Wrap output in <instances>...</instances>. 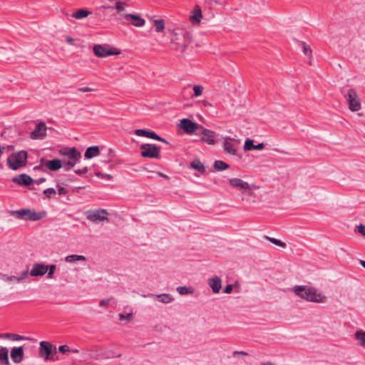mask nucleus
Returning <instances> with one entry per match:
<instances>
[{
    "label": "nucleus",
    "instance_id": "24",
    "mask_svg": "<svg viewBox=\"0 0 365 365\" xmlns=\"http://www.w3.org/2000/svg\"><path fill=\"white\" fill-rule=\"evenodd\" d=\"M28 274H29V271L27 269L26 270L24 271L19 277L6 275L5 281H6L8 282H16L19 283V282H22L24 279H25L26 278H27Z\"/></svg>",
    "mask_w": 365,
    "mask_h": 365
},
{
    "label": "nucleus",
    "instance_id": "47",
    "mask_svg": "<svg viewBox=\"0 0 365 365\" xmlns=\"http://www.w3.org/2000/svg\"><path fill=\"white\" fill-rule=\"evenodd\" d=\"M358 232L361 234L363 236H365V225L363 224H360L356 227Z\"/></svg>",
    "mask_w": 365,
    "mask_h": 365
},
{
    "label": "nucleus",
    "instance_id": "50",
    "mask_svg": "<svg viewBox=\"0 0 365 365\" xmlns=\"http://www.w3.org/2000/svg\"><path fill=\"white\" fill-rule=\"evenodd\" d=\"M110 299H110V298H107V299H103L101 300L99 302V306L103 307V306L107 305L110 302Z\"/></svg>",
    "mask_w": 365,
    "mask_h": 365
},
{
    "label": "nucleus",
    "instance_id": "42",
    "mask_svg": "<svg viewBox=\"0 0 365 365\" xmlns=\"http://www.w3.org/2000/svg\"><path fill=\"white\" fill-rule=\"evenodd\" d=\"M123 4H124V3H123L120 1H116L115 9L117 10V12L118 14L120 13L121 11H124Z\"/></svg>",
    "mask_w": 365,
    "mask_h": 365
},
{
    "label": "nucleus",
    "instance_id": "12",
    "mask_svg": "<svg viewBox=\"0 0 365 365\" xmlns=\"http://www.w3.org/2000/svg\"><path fill=\"white\" fill-rule=\"evenodd\" d=\"M135 134L138 136H143L146 138H149L153 140H156L158 141H161L165 143H168V141L159 136L158 134H156L155 132L145 130V129H137L135 130Z\"/></svg>",
    "mask_w": 365,
    "mask_h": 365
},
{
    "label": "nucleus",
    "instance_id": "58",
    "mask_svg": "<svg viewBox=\"0 0 365 365\" xmlns=\"http://www.w3.org/2000/svg\"><path fill=\"white\" fill-rule=\"evenodd\" d=\"M359 262H360V264H361L364 268H365V261H364V260H362V259H360V260H359Z\"/></svg>",
    "mask_w": 365,
    "mask_h": 365
},
{
    "label": "nucleus",
    "instance_id": "7",
    "mask_svg": "<svg viewBox=\"0 0 365 365\" xmlns=\"http://www.w3.org/2000/svg\"><path fill=\"white\" fill-rule=\"evenodd\" d=\"M344 96L346 98V101L349 104V108L351 111H358L361 109V102L354 89H349L347 91V94L345 95Z\"/></svg>",
    "mask_w": 365,
    "mask_h": 365
},
{
    "label": "nucleus",
    "instance_id": "64",
    "mask_svg": "<svg viewBox=\"0 0 365 365\" xmlns=\"http://www.w3.org/2000/svg\"><path fill=\"white\" fill-rule=\"evenodd\" d=\"M183 46V48H182V51H185V48H186V46H185V44H183V46Z\"/></svg>",
    "mask_w": 365,
    "mask_h": 365
},
{
    "label": "nucleus",
    "instance_id": "16",
    "mask_svg": "<svg viewBox=\"0 0 365 365\" xmlns=\"http://www.w3.org/2000/svg\"><path fill=\"white\" fill-rule=\"evenodd\" d=\"M237 145V142H233L231 138H227L225 139L223 143V148L225 151L232 155H237V149L236 145Z\"/></svg>",
    "mask_w": 365,
    "mask_h": 365
},
{
    "label": "nucleus",
    "instance_id": "41",
    "mask_svg": "<svg viewBox=\"0 0 365 365\" xmlns=\"http://www.w3.org/2000/svg\"><path fill=\"white\" fill-rule=\"evenodd\" d=\"M56 269V264L48 265V274H47V277L48 279H53V274L55 272Z\"/></svg>",
    "mask_w": 365,
    "mask_h": 365
},
{
    "label": "nucleus",
    "instance_id": "3",
    "mask_svg": "<svg viewBox=\"0 0 365 365\" xmlns=\"http://www.w3.org/2000/svg\"><path fill=\"white\" fill-rule=\"evenodd\" d=\"M57 353L56 347L48 341H41L39 344V356L44 360H54V355Z\"/></svg>",
    "mask_w": 365,
    "mask_h": 365
},
{
    "label": "nucleus",
    "instance_id": "4",
    "mask_svg": "<svg viewBox=\"0 0 365 365\" xmlns=\"http://www.w3.org/2000/svg\"><path fill=\"white\" fill-rule=\"evenodd\" d=\"M63 167V161L58 158H54L51 160H47L41 158L40 164L38 166L34 167V170H40L43 168H46L51 171H57Z\"/></svg>",
    "mask_w": 365,
    "mask_h": 365
},
{
    "label": "nucleus",
    "instance_id": "33",
    "mask_svg": "<svg viewBox=\"0 0 365 365\" xmlns=\"http://www.w3.org/2000/svg\"><path fill=\"white\" fill-rule=\"evenodd\" d=\"M86 260V257L83 255H71L66 257V262L73 263L76 261Z\"/></svg>",
    "mask_w": 365,
    "mask_h": 365
},
{
    "label": "nucleus",
    "instance_id": "21",
    "mask_svg": "<svg viewBox=\"0 0 365 365\" xmlns=\"http://www.w3.org/2000/svg\"><path fill=\"white\" fill-rule=\"evenodd\" d=\"M264 148V144L263 143H259L257 145L254 144V140L250 138H247L245 142L244 149L245 150H261Z\"/></svg>",
    "mask_w": 365,
    "mask_h": 365
},
{
    "label": "nucleus",
    "instance_id": "25",
    "mask_svg": "<svg viewBox=\"0 0 365 365\" xmlns=\"http://www.w3.org/2000/svg\"><path fill=\"white\" fill-rule=\"evenodd\" d=\"M99 154H100L99 147L97 145H93V146L89 147L86 149V150L84 153V157L86 159H91L92 158L98 156Z\"/></svg>",
    "mask_w": 365,
    "mask_h": 365
},
{
    "label": "nucleus",
    "instance_id": "62",
    "mask_svg": "<svg viewBox=\"0 0 365 365\" xmlns=\"http://www.w3.org/2000/svg\"><path fill=\"white\" fill-rule=\"evenodd\" d=\"M190 86H188L187 87H185V88H184L183 91L185 92L186 90L190 89Z\"/></svg>",
    "mask_w": 365,
    "mask_h": 365
},
{
    "label": "nucleus",
    "instance_id": "63",
    "mask_svg": "<svg viewBox=\"0 0 365 365\" xmlns=\"http://www.w3.org/2000/svg\"><path fill=\"white\" fill-rule=\"evenodd\" d=\"M159 175L167 178V176H166V175H165L164 174L160 173H159Z\"/></svg>",
    "mask_w": 365,
    "mask_h": 365
},
{
    "label": "nucleus",
    "instance_id": "40",
    "mask_svg": "<svg viewBox=\"0 0 365 365\" xmlns=\"http://www.w3.org/2000/svg\"><path fill=\"white\" fill-rule=\"evenodd\" d=\"M300 46L302 48L303 53L308 56L309 53H312V49L309 46L307 45L305 42L301 41L299 42Z\"/></svg>",
    "mask_w": 365,
    "mask_h": 365
},
{
    "label": "nucleus",
    "instance_id": "5",
    "mask_svg": "<svg viewBox=\"0 0 365 365\" xmlns=\"http://www.w3.org/2000/svg\"><path fill=\"white\" fill-rule=\"evenodd\" d=\"M143 158H159L160 148L154 144H142L140 147Z\"/></svg>",
    "mask_w": 365,
    "mask_h": 365
},
{
    "label": "nucleus",
    "instance_id": "23",
    "mask_svg": "<svg viewBox=\"0 0 365 365\" xmlns=\"http://www.w3.org/2000/svg\"><path fill=\"white\" fill-rule=\"evenodd\" d=\"M202 18L201 8L199 5H195L190 16L191 21L193 24H199L201 19Z\"/></svg>",
    "mask_w": 365,
    "mask_h": 365
},
{
    "label": "nucleus",
    "instance_id": "9",
    "mask_svg": "<svg viewBox=\"0 0 365 365\" xmlns=\"http://www.w3.org/2000/svg\"><path fill=\"white\" fill-rule=\"evenodd\" d=\"M180 127L187 134L195 132L197 134L201 125L188 118H183L180 120Z\"/></svg>",
    "mask_w": 365,
    "mask_h": 365
},
{
    "label": "nucleus",
    "instance_id": "48",
    "mask_svg": "<svg viewBox=\"0 0 365 365\" xmlns=\"http://www.w3.org/2000/svg\"><path fill=\"white\" fill-rule=\"evenodd\" d=\"M104 356L106 359H112V358H114V357H120L121 356V354H118L117 355H113V354H110L109 352H105L104 353Z\"/></svg>",
    "mask_w": 365,
    "mask_h": 365
},
{
    "label": "nucleus",
    "instance_id": "27",
    "mask_svg": "<svg viewBox=\"0 0 365 365\" xmlns=\"http://www.w3.org/2000/svg\"><path fill=\"white\" fill-rule=\"evenodd\" d=\"M0 364L3 365H9V349L6 347H0Z\"/></svg>",
    "mask_w": 365,
    "mask_h": 365
},
{
    "label": "nucleus",
    "instance_id": "26",
    "mask_svg": "<svg viewBox=\"0 0 365 365\" xmlns=\"http://www.w3.org/2000/svg\"><path fill=\"white\" fill-rule=\"evenodd\" d=\"M152 296L158 301L163 303L168 304L172 302L174 299L170 294H152Z\"/></svg>",
    "mask_w": 365,
    "mask_h": 365
},
{
    "label": "nucleus",
    "instance_id": "37",
    "mask_svg": "<svg viewBox=\"0 0 365 365\" xmlns=\"http://www.w3.org/2000/svg\"><path fill=\"white\" fill-rule=\"evenodd\" d=\"M265 238L270 242L273 243L274 245L281 247L282 248H285L287 246L286 243L276 238L270 237L268 236H266Z\"/></svg>",
    "mask_w": 365,
    "mask_h": 365
},
{
    "label": "nucleus",
    "instance_id": "35",
    "mask_svg": "<svg viewBox=\"0 0 365 365\" xmlns=\"http://www.w3.org/2000/svg\"><path fill=\"white\" fill-rule=\"evenodd\" d=\"M7 339L11 341H21L28 339L27 337L13 333H7Z\"/></svg>",
    "mask_w": 365,
    "mask_h": 365
},
{
    "label": "nucleus",
    "instance_id": "14",
    "mask_svg": "<svg viewBox=\"0 0 365 365\" xmlns=\"http://www.w3.org/2000/svg\"><path fill=\"white\" fill-rule=\"evenodd\" d=\"M124 19L131 21L132 24L136 27H142L145 23V21L138 14H126L124 15Z\"/></svg>",
    "mask_w": 365,
    "mask_h": 365
},
{
    "label": "nucleus",
    "instance_id": "39",
    "mask_svg": "<svg viewBox=\"0 0 365 365\" xmlns=\"http://www.w3.org/2000/svg\"><path fill=\"white\" fill-rule=\"evenodd\" d=\"M355 337L357 340L360 341V344L361 346L365 345V332L359 331L355 334Z\"/></svg>",
    "mask_w": 365,
    "mask_h": 365
},
{
    "label": "nucleus",
    "instance_id": "57",
    "mask_svg": "<svg viewBox=\"0 0 365 365\" xmlns=\"http://www.w3.org/2000/svg\"><path fill=\"white\" fill-rule=\"evenodd\" d=\"M7 333L5 334H0V339H7Z\"/></svg>",
    "mask_w": 365,
    "mask_h": 365
},
{
    "label": "nucleus",
    "instance_id": "22",
    "mask_svg": "<svg viewBox=\"0 0 365 365\" xmlns=\"http://www.w3.org/2000/svg\"><path fill=\"white\" fill-rule=\"evenodd\" d=\"M12 215L16 218L30 221L31 209H21L12 212Z\"/></svg>",
    "mask_w": 365,
    "mask_h": 365
},
{
    "label": "nucleus",
    "instance_id": "61",
    "mask_svg": "<svg viewBox=\"0 0 365 365\" xmlns=\"http://www.w3.org/2000/svg\"><path fill=\"white\" fill-rule=\"evenodd\" d=\"M70 352H73V353H78L79 351L78 349H72L70 351Z\"/></svg>",
    "mask_w": 365,
    "mask_h": 365
},
{
    "label": "nucleus",
    "instance_id": "2",
    "mask_svg": "<svg viewBox=\"0 0 365 365\" xmlns=\"http://www.w3.org/2000/svg\"><path fill=\"white\" fill-rule=\"evenodd\" d=\"M27 158L28 153L26 150L14 153L7 158L8 166L13 170H17L20 168L26 166Z\"/></svg>",
    "mask_w": 365,
    "mask_h": 365
},
{
    "label": "nucleus",
    "instance_id": "20",
    "mask_svg": "<svg viewBox=\"0 0 365 365\" xmlns=\"http://www.w3.org/2000/svg\"><path fill=\"white\" fill-rule=\"evenodd\" d=\"M208 284L211 287L213 293H219L221 289V279L220 277L215 276L209 279Z\"/></svg>",
    "mask_w": 365,
    "mask_h": 365
},
{
    "label": "nucleus",
    "instance_id": "8",
    "mask_svg": "<svg viewBox=\"0 0 365 365\" xmlns=\"http://www.w3.org/2000/svg\"><path fill=\"white\" fill-rule=\"evenodd\" d=\"M197 135L201 136V141L208 145H214L216 143V133L215 131L207 129L202 125L200 128Z\"/></svg>",
    "mask_w": 365,
    "mask_h": 365
},
{
    "label": "nucleus",
    "instance_id": "60",
    "mask_svg": "<svg viewBox=\"0 0 365 365\" xmlns=\"http://www.w3.org/2000/svg\"><path fill=\"white\" fill-rule=\"evenodd\" d=\"M4 150V147L0 146V156L2 155Z\"/></svg>",
    "mask_w": 365,
    "mask_h": 365
},
{
    "label": "nucleus",
    "instance_id": "51",
    "mask_svg": "<svg viewBox=\"0 0 365 365\" xmlns=\"http://www.w3.org/2000/svg\"><path fill=\"white\" fill-rule=\"evenodd\" d=\"M237 355H242V356H247L248 355V353L247 352H245L244 351H235L233 353H232V356H236Z\"/></svg>",
    "mask_w": 365,
    "mask_h": 365
},
{
    "label": "nucleus",
    "instance_id": "43",
    "mask_svg": "<svg viewBox=\"0 0 365 365\" xmlns=\"http://www.w3.org/2000/svg\"><path fill=\"white\" fill-rule=\"evenodd\" d=\"M56 190L54 188H47L43 191V193L46 195V197L50 198L51 195L56 194Z\"/></svg>",
    "mask_w": 365,
    "mask_h": 365
},
{
    "label": "nucleus",
    "instance_id": "53",
    "mask_svg": "<svg viewBox=\"0 0 365 365\" xmlns=\"http://www.w3.org/2000/svg\"><path fill=\"white\" fill-rule=\"evenodd\" d=\"M58 193L59 195H64L68 193V190L64 187H59L58 190Z\"/></svg>",
    "mask_w": 365,
    "mask_h": 365
},
{
    "label": "nucleus",
    "instance_id": "45",
    "mask_svg": "<svg viewBox=\"0 0 365 365\" xmlns=\"http://www.w3.org/2000/svg\"><path fill=\"white\" fill-rule=\"evenodd\" d=\"M71 350V349L68 345H61L58 347L59 352L62 354L70 352Z\"/></svg>",
    "mask_w": 365,
    "mask_h": 365
},
{
    "label": "nucleus",
    "instance_id": "36",
    "mask_svg": "<svg viewBox=\"0 0 365 365\" xmlns=\"http://www.w3.org/2000/svg\"><path fill=\"white\" fill-rule=\"evenodd\" d=\"M156 32H161L165 28V21L163 19H158L154 21Z\"/></svg>",
    "mask_w": 365,
    "mask_h": 365
},
{
    "label": "nucleus",
    "instance_id": "55",
    "mask_svg": "<svg viewBox=\"0 0 365 365\" xmlns=\"http://www.w3.org/2000/svg\"><path fill=\"white\" fill-rule=\"evenodd\" d=\"M46 181V178H40L35 181H34L36 185H41V183L44 182Z\"/></svg>",
    "mask_w": 365,
    "mask_h": 365
},
{
    "label": "nucleus",
    "instance_id": "29",
    "mask_svg": "<svg viewBox=\"0 0 365 365\" xmlns=\"http://www.w3.org/2000/svg\"><path fill=\"white\" fill-rule=\"evenodd\" d=\"M190 167L200 173H204L205 172V167L199 159L193 160L190 163Z\"/></svg>",
    "mask_w": 365,
    "mask_h": 365
},
{
    "label": "nucleus",
    "instance_id": "59",
    "mask_svg": "<svg viewBox=\"0 0 365 365\" xmlns=\"http://www.w3.org/2000/svg\"><path fill=\"white\" fill-rule=\"evenodd\" d=\"M262 365H274V364L271 361H267V362L262 363Z\"/></svg>",
    "mask_w": 365,
    "mask_h": 365
},
{
    "label": "nucleus",
    "instance_id": "1",
    "mask_svg": "<svg viewBox=\"0 0 365 365\" xmlns=\"http://www.w3.org/2000/svg\"><path fill=\"white\" fill-rule=\"evenodd\" d=\"M294 294L302 299L311 302H323L326 297L312 287L304 285H297L294 287Z\"/></svg>",
    "mask_w": 365,
    "mask_h": 365
},
{
    "label": "nucleus",
    "instance_id": "28",
    "mask_svg": "<svg viewBox=\"0 0 365 365\" xmlns=\"http://www.w3.org/2000/svg\"><path fill=\"white\" fill-rule=\"evenodd\" d=\"M47 215V212L45 210L41 212H36L35 210H31V215L29 217L30 221H38Z\"/></svg>",
    "mask_w": 365,
    "mask_h": 365
},
{
    "label": "nucleus",
    "instance_id": "13",
    "mask_svg": "<svg viewBox=\"0 0 365 365\" xmlns=\"http://www.w3.org/2000/svg\"><path fill=\"white\" fill-rule=\"evenodd\" d=\"M48 272V265L41 263H35L30 272L32 277L43 276Z\"/></svg>",
    "mask_w": 365,
    "mask_h": 365
},
{
    "label": "nucleus",
    "instance_id": "56",
    "mask_svg": "<svg viewBox=\"0 0 365 365\" xmlns=\"http://www.w3.org/2000/svg\"><path fill=\"white\" fill-rule=\"evenodd\" d=\"M66 41L67 43H70V44H73V41H74V39L70 36H66Z\"/></svg>",
    "mask_w": 365,
    "mask_h": 365
},
{
    "label": "nucleus",
    "instance_id": "18",
    "mask_svg": "<svg viewBox=\"0 0 365 365\" xmlns=\"http://www.w3.org/2000/svg\"><path fill=\"white\" fill-rule=\"evenodd\" d=\"M12 181L18 185L27 186L31 185L34 182V180L26 174H20L15 176L12 179Z\"/></svg>",
    "mask_w": 365,
    "mask_h": 365
},
{
    "label": "nucleus",
    "instance_id": "19",
    "mask_svg": "<svg viewBox=\"0 0 365 365\" xmlns=\"http://www.w3.org/2000/svg\"><path fill=\"white\" fill-rule=\"evenodd\" d=\"M229 182L232 187L235 188L244 190H250V189L249 183L240 178H230Z\"/></svg>",
    "mask_w": 365,
    "mask_h": 365
},
{
    "label": "nucleus",
    "instance_id": "46",
    "mask_svg": "<svg viewBox=\"0 0 365 365\" xmlns=\"http://www.w3.org/2000/svg\"><path fill=\"white\" fill-rule=\"evenodd\" d=\"M88 168H87V167H83V168H81V169L75 170H74V173H75L76 174H77L78 175L81 176V175H84V174L87 173H88Z\"/></svg>",
    "mask_w": 365,
    "mask_h": 365
},
{
    "label": "nucleus",
    "instance_id": "32",
    "mask_svg": "<svg viewBox=\"0 0 365 365\" xmlns=\"http://www.w3.org/2000/svg\"><path fill=\"white\" fill-rule=\"evenodd\" d=\"M90 12L87 11L86 9H81L78 10L77 11H75L72 14V17L76 19H81L83 18L87 17L89 15Z\"/></svg>",
    "mask_w": 365,
    "mask_h": 365
},
{
    "label": "nucleus",
    "instance_id": "54",
    "mask_svg": "<svg viewBox=\"0 0 365 365\" xmlns=\"http://www.w3.org/2000/svg\"><path fill=\"white\" fill-rule=\"evenodd\" d=\"M119 317L120 319H125L129 320L132 318V315L130 314H128L126 316H124L123 314H120Z\"/></svg>",
    "mask_w": 365,
    "mask_h": 365
},
{
    "label": "nucleus",
    "instance_id": "10",
    "mask_svg": "<svg viewBox=\"0 0 365 365\" xmlns=\"http://www.w3.org/2000/svg\"><path fill=\"white\" fill-rule=\"evenodd\" d=\"M48 128L43 121L39 122L35 129L31 132L30 138L32 140H43L46 136V130Z\"/></svg>",
    "mask_w": 365,
    "mask_h": 365
},
{
    "label": "nucleus",
    "instance_id": "49",
    "mask_svg": "<svg viewBox=\"0 0 365 365\" xmlns=\"http://www.w3.org/2000/svg\"><path fill=\"white\" fill-rule=\"evenodd\" d=\"M233 289L232 284H227L223 289V292L226 294H230Z\"/></svg>",
    "mask_w": 365,
    "mask_h": 365
},
{
    "label": "nucleus",
    "instance_id": "31",
    "mask_svg": "<svg viewBox=\"0 0 365 365\" xmlns=\"http://www.w3.org/2000/svg\"><path fill=\"white\" fill-rule=\"evenodd\" d=\"M213 167L217 171H222L230 168V165L222 160H215Z\"/></svg>",
    "mask_w": 365,
    "mask_h": 365
},
{
    "label": "nucleus",
    "instance_id": "52",
    "mask_svg": "<svg viewBox=\"0 0 365 365\" xmlns=\"http://www.w3.org/2000/svg\"><path fill=\"white\" fill-rule=\"evenodd\" d=\"M94 91L93 88H89V87H81V88H78V91L83 92V93L91 92V91Z\"/></svg>",
    "mask_w": 365,
    "mask_h": 365
},
{
    "label": "nucleus",
    "instance_id": "30",
    "mask_svg": "<svg viewBox=\"0 0 365 365\" xmlns=\"http://www.w3.org/2000/svg\"><path fill=\"white\" fill-rule=\"evenodd\" d=\"M81 158H78L77 160L69 159L67 161H63V167L66 171H69L71 168H73L76 163L80 161Z\"/></svg>",
    "mask_w": 365,
    "mask_h": 365
},
{
    "label": "nucleus",
    "instance_id": "6",
    "mask_svg": "<svg viewBox=\"0 0 365 365\" xmlns=\"http://www.w3.org/2000/svg\"><path fill=\"white\" fill-rule=\"evenodd\" d=\"M108 212L105 209H98L96 210H89L86 212V218L91 222H101L107 221L109 222V219L107 217Z\"/></svg>",
    "mask_w": 365,
    "mask_h": 365
},
{
    "label": "nucleus",
    "instance_id": "11",
    "mask_svg": "<svg viewBox=\"0 0 365 365\" xmlns=\"http://www.w3.org/2000/svg\"><path fill=\"white\" fill-rule=\"evenodd\" d=\"M93 53L97 57L104 58L110 55L118 54L119 51L108 48L101 44H96L93 46Z\"/></svg>",
    "mask_w": 365,
    "mask_h": 365
},
{
    "label": "nucleus",
    "instance_id": "34",
    "mask_svg": "<svg viewBox=\"0 0 365 365\" xmlns=\"http://www.w3.org/2000/svg\"><path fill=\"white\" fill-rule=\"evenodd\" d=\"M177 292L180 294L184 295V294H192V293H193L194 290L192 287L182 286V287H177Z\"/></svg>",
    "mask_w": 365,
    "mask_h": 365
},
{
    "label": "nucleus",
    "instance_id": "44",
    "mask_svg": "<svg viewBox=\"0 0 365 365\" xmlns=\"http://www.w3.org/2000/svg\"><path fill=\"white\" fill-rule=\"evenodd\" d=\"M95 175L98 177V178H106L107 180H111L113 178V176L110 174H103L101 172H96L95 173Z\"/></svg>",
    "mask_w": 365,
    "mask_h": 365
},
{
    "label": "nucleus",
    "instance_id": "15",
    "mask_svg": "<svg viewBox=\"0 0 365 365\" xmlns=\"http://www.w3.org/2000/svg\"><path fill=\"white\" fill-rule=\"evenodd\" d=\"M60 154L66 155L68 159L77 160L81 158V153L75 148H66L60 150Z\"/></svg>",
    "mask_w": 365,
    "mask_h": 365
},
{
    "label": "nucleus",
    "instance_id": "17",
    "mask_svg": "<svg viewBox=\"0 0 365 365\" xmlns=\"http://www.w3.org/2000/svg\"><path fill=\"white\" fill-rule=\"evenodd\" d=\"M24 349L22 346L14 347L11 351V358L14 363L19 364L24 359Z\"/></svg>",
    "mask_w": 365,
    "mask_h": 365
},
{
    "label": "nucleus",
    "instance_id": "38",
    "mask_svg": "<svg viewBox=\"0 0 365 365\" xmlns=\"http://www.w3.org/2000/svg\"><path fill=\"white\" fill-rule=\"evenodd\" d=\"M204 88L201 85H195L193 86L194 93L191 96L192 98L200 96L203 92Z\"/></svg>",
    "mask_w": 365,
    "mask_h": 365
}]
</instances>
